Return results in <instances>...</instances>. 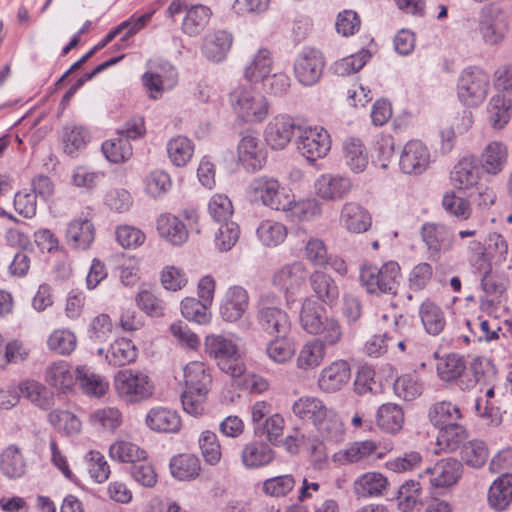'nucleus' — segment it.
<instances>
[{"label": "nucleus", "mask_w": 512, "mask_h": 512, "mask_svg": "<svg viewBox=\"0 0 512 512\" xmlns=\"http://www.w3.org/2000/svg\"><path fill=\"white\" fill-rule=\"evenodd\" d=\"M184 384L181 395L184 411L195 417L202 415L212 385L211 369L201 361L189 362L184 367Z\"/></svg>", "instance_id": "nucleus-1"}, {"label": "nucleus", "mask_w": 512, "mask_h": 512, "mask_svg": "<svg viewBox=\"0 0 512 512\" xmlns=\"http://www.w3.org/2000/svg\"><path fill=\"white\" fill-rule=\"evenodd\" d=\"M401 267L396 261H387L381 267L365 263L360 267L359 280L366 292L372 295H398Z\"/></svg>", "instance_id": "nucleus-2"}, {"label": "nucleus", "mask_w": 512, "mask_h": 512, "mask_svg": "<svg viewBox=\"0 0 512 512\" xmlns=\"http://www.w3.org/2000/svg\"><path fill=\"white\" fill-rule=\"evenodd\" d=\"M433 357L437 359L436 370L440 380L455 383L462 391L473 389L483 377L480 367L467 368L464 358L459 354L450 353L439 358L435 352Z\"/></svg>", "instance_id": "nucleus-3"}, {"label": "nucleus", "mask_w": 512, "mask_h": 512, "mask_svg": "<svg viewBox=\"0 0 512 512\" xmlns=\"http://www.w3.org/2000/svg\"><path fill=\"white\" fill-rule=\"evenodd\" d=\"M204 350L227 375L237 378L244 373L239 346L233 339L222 334H210L205 338Z\"/></svg>", "instance_id": "nucleus-4"}, {"label": "nucleus", "mask_w": 512, "mask_h": 512, "mask_svg": "<svg viewBox=\"0 0 512 512\" xmlns=\"http://www.w3.org/2000/svg\"><path fill=\"white\" fill-rule=\"evenodd\" d=\"M229 100L234 112L245 122L261 123L269 114L266 97L251 86L235 87L229 95Z\"/></svg>", "instance_id": "nucleus-5"}, {"label": "nucleus", "mask_w": 512, "mask_h": 512, "mask_svg": "<svg viewBox=\"0 0 512 512\" xmlns=\"http://www.w3.org/2000/svg\"><path fill=\"white\" fill-rule=\"evenodd\" d=\"M114 388L118 397L128 404L145 401L154 393V384L150 377L135 369L118 371L114 376Z\"/></svg>", "instance_id": "nucleus-6"}, {"label": "nucleus", "mask_w": 512, "mask_h": 512, "mask_svg": "<svg viewBox=\"0 0 512 512\" xmlns=\"http://www.w3.org/2000/svg\"><path fill=\"white\" fill-rule=\"evenodd\" d=\"M489 87L490 78L484 70L478 67H468L459 76L457 96L463 105L476 107L485 100Z\"/></svg>", "instance_id": "nucleus-7"}, {"label": "nucleus", "mask_w": 512, "mask_h": 512, "mask_svg": "<svg viewBox=\"0 0 512 512\" xmlns=\"http://www.w3.org/2000/svg\"><path fill=\"white\" fill-rule=\"evenodd\" d=\"M275 297L264 295L258 303L256 321L259 328L270 336L289 334L291 322L288 314L274 305Z\"/></svg>", "instance_id": "nucleus-8"}, {"label": "nucleus", "mask_w": 512, "mask_h": 512, "mask_svg": "<svg viewBox=\"0 0 512 512\" xmlns=\"http://www.w3.org/2000/svg\"><path fill=\"white\" fill-rule=\"evenodd\" d=\"M309 274L305 264L294 261L280 267L272 277V284L284 293L287 303L293 302L295 295L306 284Z\"/></svg>", "instance_id": "nucleus-9"}, {"label": "nucleus", "mask_w": 512, "mask_h": 512, "mask_svg": "<svg viewBox=\"0 0 512 512\" xmlns=\"http://www.w3.org/2000/svg\"><path fill=\"white\" fill-rule=\"evenodd\" d=\"M429 259L437 261L441 254L450 251L455 242L453 231L445 224L426 222L420 230Z\"/></svg>", "instance_id": "nucleus-10"}, {"label": "nucleus", "mask_w": 512, "mask_h": 512, "mask_svg": "<svg viewBox=\"0 0 512 512\" xmlns=\"http://www.w3.org/2000/svg\"><path fill=\"white\" fill-rule=\"evenodd\" d=\"M298 151L309 161L314 162L327 155L331 148L328 132L322 127H300L296 141Z\"/></svg>", "instance_id": "nucleus-11"}, {"label": "nucleus", "mask_w": 512, "mask_h": 512, "mask_svg": "<svg viewBox=\"0 0 512 512\" xmlns=\"http://www.w3.org/2000/svg\"><path fill=\"white\" fill-rule=\"evenodd\" d=\"M479 29L487 44H499L508 31V16L501 7L486 5L481 10Z\"/></svg>", "instance_id": "nucleus-12"}, {"label": "nucleus", "mask_w": 512, "mask_h": 512, "mask_svg": "<svg viewBox=\"0 0 512 512\" xmlns=\"http://www.w3.org/2000/svg\"><path fill=\"white\" fill-rule=\"evenodd\" d=\"M248 193L254 202L276 211L287 195L276 178L266 175L254 178L249 184Z\"/></svg>", "instance_id": "nucleus-13"}, {"label": "nucleus", "mask_w": 512, "mask_h": 512, "mask_svg": "<svg viewBox=\"0 0 512 512\" xmlns=\"http://www.w3.org/2000/svg\"><path fill=\"white\" fill-rule=\"evenodd\" d=\"M324 66L322 53L315 48L305 47L294 61V74L301 84L312 86L320 80Z\"/></svg>", "instance_id": "nucleus-14"}, {"label": "nucleus", "mask_w": 512, "mask_h": 512, "mask_svg": "<svg viewBox=\"0 0 512 512\" xmlns=\"http://www.w3.org/2000/svg\"><path fill=\"white\" fill-rule=\"evenodd\" d=\"M278 211L284 213L288 221L308 222L321 214V204L315 198L295 199L287 193Z\"/></svg>", "instance_id": "nucleus-15"}, {"label": "nucleus", "mask_w": 512, "mask_h": 512, "mask_svg": "<svg viewBox=\"0 0 512 512\" xmlns=\"http://www.w3.org/2000/svg\"><path fill=\"white\" fill-rule=\"evenodd\" d=\"M430 152L419 140L407 142L400 154L399 167L401 171L409 175L422 174L429 166Z\"/></svg>", "instance_id": "nucleus-16"}, {"label": "nucleus", "mask_w": 512, "mask_h": 512, "mask_svg": "<svg viewBox=\"0 0 512 512\" xmlns=\"http://www.w3.org/2000/svg\"><path fill=\"white\" fill-rule=\"evenodd\" d=\"M300 127L291 116L277 115L266 126L265 140L272 149H284Z\"/></svg>", "instance_id": "nucleus-17"}, {"label": "nucleus", "mask_w": 512, "mask_h": 512, "mask_svg": "<svg viewBox=\"0 0 512 512\" xmlns=\"http://www.w3.org/2000/svg\"><path fill=\"white\" fill-rule=\"evenodd\" d=\"M423 477L435 488L450 487L457 483L462 475V462L455 458L441 459L434 466L427 467Z\"/></svg>", "instance_id": "nucleus-18"}, {"label": "nucleus", "mask_w": 512, "mask_h": 512, "mask_svg": "<svg viewBox=\"0 0 512 512\" xmlns=\"http://www.w3.org/2000/svg\"><path fill=\"white\" fill-rule=\"evenodd\" d=\"M314 188L316 195L321 199L339 201L348 196L352 189V183L348 177L325 173L316 179Z\"/></svg>", "instance_id": "nucleus-19"}, {"label": "nucleus", "mask_w": 512, "mask_h": 512, "mask_svg": "<svg viewBox=\"0 0 512 512\" xmlns=\"http://www.w3.org/2000/svg\"><path fill=\"white\" fill-rule=\"evenodd\" d=\"M249 306V294L242 286L227 289L220 305L219 313L225 322L234 323L242 318Z\"/></svg>", "instance_id": "nucleus-20"}, {"label": "nucleus", "mask_w": 512, "mask_h": 512, "mask_svg": "<svg viewBox=\"0 0 512 512\" xmlns=\"http://www.w3.org/2000/svg\"><path fill=\"white\" fill-rule=\"evenodd\" d=\"M238 160L248 171H259L266 163V152L260 139L250 133L238 144Z\"/></svg>", "instance_id": "nucleus-21"}, {"label": "nucleus", "mask_w": 512, "mask_h": 512, "mask_svg": "<svg viewBox=\"0 0 512 512\" xmlns=\"http://www.w3.org/2000/svg\"><path fill=\"white\" fill-rule=\"evenodd\" d=\"M350 378L351 369L348 362L336 360L321 371L318 386L326 393H334L348 384Z\"/></svg>", "instance_id": "nucleus-22"}, {"label": "nucleus", "mask_w": 512, "mask_h": 512, "mask_svg": "<svg viewBox=\"0 0 512 512\" xmlns=\"http://www.w3.org/2000/svg\"><path fill=\"white\" fill-rule=\"evenodd\" d=\"M508 158V147L503 142L491 141L484 147L478 163L485 174L496 176L503 172Z\"/></svg>", "instance_id": "nucleus-23"}, {"label": "nucleus", "mask_w": 512, "mask_h": 512, "mask_svg": "<svg viewBox=\"0 0 512 512\" xmlns=\"http://www.w3.org/2000/svg\"><path fill=\"white\" fill-rule=\"evenodd\" d=\"M275 452L270 445L262 440L245 443L240 452V460L246 469H258L272 463Z\"/></svg>", "instance_id": "nucleus-24"}, {"label": "nucleus", "mask_w": 512, "mask_h": 512, "mask_svg": "<svg viewBox=\"0 0 512 512\" xmlns=\"http://www.w3.org/2000/svg\"><path fill=\"white\" fill-rule=\"evenodd\" d=\"M156 229L159 236L173 246H182L189 237L186 225L171 213H163L158 216Z\"/></svg>", "instance_id": "nucleus-25"}, {"label": "nucleus", "mask_w": 512, "mask_h": 512, "mask_svg": "<svg viewBox=\"0 0 512 512\" xmlns=\"http://www.w3.org/2000/svg\"><path fill=\"white\" fill-rule=\"evenodd\" d=\"M480 165L478 159L473 156L461 158L450 173L452 185L457 189H469L478 183Z\"/></svg>", "instance_id": "nucleus-26"}, {"label": "nucleus", "mask_w": 512, "mask_h": 512, "mask_svg": "<svg viewBox=\"0 0 512 512\" xmlns=\"http://www.w3.org/2000/svg\"><path fill=\"white\" fill-rule=\"evenodd\" d=\"M341 225L351 233L366 232L372 225L370 213L356 202H346L340 212Z\"/></svg>", "instance_id": "nucleus-27"}, {"label": "nucleus", "mask_w": 512, "mask_h": 512, "mask_svg": "<svg viewBox=\"0 0 512 512\" xmlns=\"http://www.w3.org/2000/svg\"><path fill=\"white\" fill-rule=\"evenodd\" d=\"M65 236L72 249L86 250L95 239L94 224L87 218L74 219L68 224Z\"/></svg>", "instance_id": "nucleus-28"}, {"label": "nucleus", "mask_w": 512, "mask_h": 512, "mask_svg": "<svg viewBox=\"0 0 512 512\" xmlns=\"http://www.w3.org/2000/svg\"><path fill=\"white\" fill-rule=\"evenodd\" d=\"M339 460L347 464L367 463L371 459H381L384 453L378 451L373 440L355 441L339 452Z\"/></svg>", "instance_id": "nucleus-29"}, {"label": "nucleus", "mask_w": 512, "mask_h": 512, "mask_svg": "<svg viewBox=\"0 0 512 512\" xmlns=\"http://www.w3.org/2000/svg\"><path fill=\"white\" fill-rule=\"evenodd\" d=\"M145 422L151 430L163 433H175L181 427L178 413L161 406L151 408L146 415Z\"/></svg>", "instance_id": "nucleus-30"}, {"label": "nucleus", "mask_w": 512, "mask_h": 512, "mask_svg": "<svg viewBox=\"0 0 512 512\" xmlns=\"http://www.w3.org/2000/svg\"><path fill=\"white\" fill-rule=\"evenodd\" d=\"M91 140L89 130L79 124H67L62 128L61 143L63 151L69 156H76L84 150Z\"/></svg>", "instance_id": "nucleus-31"}, {"label": "nucleus", "mask_w": 512, "mask_h": 512, "mask_svg": "<svg viewBox=\"0 0 512 512\" xmlns=\"http://www.w3.org/2000/svg\"><path fill=\"white\" fill-rule=\"evenodd\" d=\"M388 486V479L380 472H366L357 477L353 483V492L358 498H374L383 494Z\"/></svg>", "instance_id": "nucleus-32"}, {"label": "nucleus", "mask_w": 512, "mask_h": 512, "mask_svg": "<svg viewBox=\"0 0 512 512\" xmlns=\"http://www.w3.org/2000/svg\"><path fill=\"white\" fill-rule=\"evenodd\" d=\"M232 42L233 36L231 33L219 30L204 38L202 52L208 60L220 62L226 58Z\"/></svg>", "instance_id": "nucleus-33"}, {"label": "nucleus", "mask_w": 512, "mask_h": 512, "mask_svg": "<svg viewBox=\"0 0 512 512\" xmlns=\"http://www.w3.org/2000/svg\"><path fill=\"white\" fill-rule=\"evenodd\" d=\"M419 317L425 331L432 336H438L446 326L444 310L435 302L426 299L419 307Z\"/></svg>", "instance_id": "nucleus-34"}, {"label": "nucleus", "mask_w": 512, "mask_h": 512, "mask_svg": "<svg viewBox=\"0 0 512 512\" xmlns=\"http://www.w3.org/2000/svg\"><path fill=\"white\" fill-rule=\"evenodd\" d=\"M328 318L324 307L309 297L304 299L300 313V323L307 333L318 335L321 332L323 322Z\"/></svg>", "instance_id": "nucleus-35"}, {"label": "nucleus", "mask_w": 512, "mask_h": 512, "mask_svg": "<svg viewBox=\"0 0 512 512\" xmlns=\"http://www.w3.org/2000/svg\"><path fill=\"white\" fill-rule=\"evenodd\" d=\"M431 423L438 428L460 423L463 414L460 407L451 401H439L434 403L428 413Z\"/></svg>", "instance_id": "nucleus-36"}, {"label": "nucleus", "mask_w": 512, "mask_h": 512, "mask_svg": "<svg viewBox=\"0 0 512 512\" xmlns=\"http://www.w3.org/2000/svg\"><path fill=\"white\" fill-rule=\"evenodd\" d=\"M212 11L209 7L201 4L192 5L187 9L182 22V32L189 37L200 35L208 25Z\"/></svg>", "instance_id": "nucleus-37"}, {"label": "nucleus", "mask_w": 512, "mask_h": 512, "mask_svg": "<svg viewBox=\"0 0 512 512\" xmlns=\"http://www.w3.org/2000/svg\"><path fill=\"white\" fill-rule=\"evenodd\" d=\"M512 502V474H502L488 491V503L497 511L505 510Z\"/></svg>", "instance_id": "nucleus-38"}, {"label": "nucleus", "mask_w": 512, "mask_h": 512, "mask_svg": "<svg viewBox=\"0 0 512 512\" xmlns=\"http://www.w3.org/2000/svg\"><path fill=\"white\" fill-rule=\"evenodd\" d=\"M316 297L327 305H333L339 297V289L334 279L322 272L314 271L308 277Z\"/></svg>", "instance_id": "nucleus-39"}, {"label": "nucleus", "mask_w": 512, "mask_h": 512, "mask_svg": "<svg viewBox=\"0 0 512 512\" xmlns=\"http://www.w3.org/2000/svg\"><path fill=\"white\" fill-rule=\"evenodd\" d=\"M487 115L494 129H503L512 115V100L505 95L495 94L488 102Z\"/></svg>", "instance_id": "nucleus-40"}, {"label": "nucleus", "mask_w": 512, "mask_h": 512, "mask_svg": "<svg viewBox=\"0 0 512 512\" xmlns=\"http://www.w3.org/2000/svg\"><path fill=\"white\" fill-rule=\"evenodd\" d=\"M75 379L82 391L89 396L102 397L109 389V382L106 378L94 373L87 366L76 368Z\"/></svg>", "instance_id": "nucleus-41"}, {"label": "nucleus", "mask_w": 512, "mask_h": 512, "mask_svg": "<svg viewBox=\"0 0 512 512\" xmlns=\"http://www.w3.org/2000/svg\"><path fill=\"white\" fill-rule=\"evenodd\" d=\"M376 424L384 432L395 434L404 424V412L394 403L382 404L376 413Z\"/></svg>", "instance_id": "nucleus-42"}, {"label": "nucleus", "mask_w": 512, "mask_h": 512, "mask_svg": "<svg viewBox=\"0 0 512 512\" xmlns=\"http://www.w3.org/2000/svg\"><path fill=\"white\" fill-rule=\"evenodd\" d=\"M170 470L174 478L186 481L199 476L201 462L194 454H179L170 460Z\"/></svg>", "instance_id": "nucleus-43"}, {"label": "nucleus", "mask_w": 512, "mask_h": 512, "mask_svg": "<svg viewBox=\"0 0 512 512\" xmlns=\"http://www.w3.org/2000/svg\"><path fill=\"white\" fill-rule=\"evenodd\" d=\"M292 411L296 417L315 424L326 416L328 409L319 398L304 396L294 402Z\"/></svg>", "instance_id": "nucleus-44"}, {"label": "nucleus", "mask_w": 512, "mask_h": 512, "mask_svg": "<svg viewBox=\"0 0 512 512\" xmlns=\"http://www.w3.org/2000/svg\"><path fill=\"white\" fill-rule=\"evenodd\" d=\"M466 325L474 336V340L479 342H493L506 337L503 328L499 326L496 319H483L478 317L474 320H467Z\"/></svg>", "instance_id": "nucleus-45"}, {"label": "nucleus", "mask_w": 512, "mask_h": 512, "mask_svg": "<svg viewBox=\"0 0 512 512\" xmlns=\"http://www.w3.org/2000/svg\"><path fill=\"white\" fill-rule=\"evenodd\" d=\"M343 158L346 165L355 173L362 172L368 164V155L359 138H348L343 142Z\"/></svg>", "instance_id": "nucleus-46"}, {"label": "nucleus", "mask_w": 512, "mask_h": 512, "mask_svg": "<svg viewBox=\"0 0 512 512\" xmlns=\"http://www.w3.org/2000/svg\"><path fill=\"white\" fill-rule=\"evenodd\" d=\"M0 470L11 479L20 478L24 475L26 464L20 449L16 445H10L1 452Z\"/></svg>", "instance_id": "nucleus-47"}, {"label": "nucleus", "mask_w": 512, "mask_h": 512, "mask_svg": "<svg viewBox=\"0 0 512 512\" xmlns=\"http://www.w3.org/2000/svg\"><path fill=\"white\" fill-rule=\"evenodd\" d=\"M467 438L466 428L458 423L439 428L436 444L444 452H453L463 446Z\"/></svg>", "instance_id": "nucleus-48"}, {"label": "nucleus", "mask_w": 512, "mask_h": 512, "mask_svg": "<svg viewBox=\"0 0 512 512\" xmlns=\"http://www.w3.org/2000/svg\"><path fill=\"white\" fill-rule=\"evenodd\" d=\"M194 153L193 142L185 136H176L167 143V154L173 165L177 167L185 166Z\"/></svg>", "instance_id": "nucleus-49"}, {"label": "nucleus", "mask_w": 512, "mask_h": 512, "mask_svg": "<svg viewBox=\"0 0 512 512\" xmlns=\"http://www.w3.org/2000/svg\"><path fill=\"white\" fill-rule=\"evenodd\" d=\"M259 241L267 247H276L280 245L287 237V227L278 221L263 220L257 230Z\"/></svg>", "instance_id": "nucleus-50"}, {"label": "nucleus", "mask_w": 512, "mask_h": 512, "mask_svg": "<svg viewBox=\"0 0 512 512\" xmlns=\"http://www.w3.org/2000/svg\"><path fill=\"white\" fill-rule=\"evenodd\" d=\"M461 461L471 468H481L489 458V450L482 440L474 439L463 444Z\"/></svg>", "instance_id": "nucleus-51"}, {"label": "nucleus", "mask_w": 512, "mask_h": 512, "mask_svg": "<svg viewBox=\"0 0 512 512\" xmlns=\"http://www.w3.org/2000/svg\"><path fill=\"white\" fill-rule=\"evenodd\" d=\"M272 68V57L267 49H260L245 68V78L251 83L264 81Z\"/></svg>", "instance_id": "nucleus-52"}, {"label": "nucleus", "mask_w": 512, "mask_h": 512, "mask_svg": "<svg viewBox=\"0 0 512 512\" xmlns=\"http://www.w3.org/2000/svg\"><path fill=\"white\" fill-rule=\"evenodd\" d=\"M145 87L151 92L153 98H158L165 88H171L177 81L176 69L168 65L166 74L160 72H146L143 75Z\"/></svg>", "instance_id": "nucleus-53"}, {"label": "nucleus", "mask_w": 512, "mask_h": 512, "mask_svg": "<svg viewBox=\"0 0 512 512\" xmlns=\"http://www.w3.org/2000/svg\"><path fill=\"white\" fill-rule=\"evenodd\" d=\"M324 357V343L320 339L311 340L301 348L297 357V367L302 370L314 369L321 364Z\"/></svg>", "instance_id": "nucleus-54"}, {"label": "nucleus", "mask_w": 512, "mask_h": 512, "mask_svg": "<svg viewBox=\"0 0 512 512\" xmlns=\"http://www.w3.org/2000/svg\"><path fill=\"white\" fill-rule=\"evenodd\" d=\"M137 358V348L131 340L121 338L110 345L106 359L114 366H124Z\"/></svg>", "instance_id": "nucleus-55"}, {"label": "nucleus", "mask_w": 512, "mask_h": 512, "mask_svg": "<svg viewBox=\"0 0 512 512\" xmlns=\"http://www.w3.org/2000/svg\"><path fill=\"white\" fill-rule=\"evenodd\" d=\"M109 454L112 459L122 463H138L141 460H146L147 453L138 445L120 440L113 443L109 448Z\"/></svg>", "instance_id": "nucleus-56"}, {"label": "nucleus", "mask_w": 512, "mask_h": 512, "mask_svg": "<svg viewBox=\"0 0 512 512\" xmlns=\"http://www.w3.org/2000/svg\"><path fill=\"white\" fill-rule=\"evenodd\" d=\"M45 378L48 384L63 391L69 390L74 384V376L70 371V366L62 360L47 367Z\"/></svg>", "instance_id": "nucleus-57"}, {"label": "nucleus", "mask_w": 512, "mask_h": 512, "mask_svg": "<svg viewBox=\"0 0 512 512\" xmlns=\"http://www.w3.org/2000/svg\"><path fill=\"white\" fill-rule=\"evenodd\" d=\"M172 187V180L168 172L155 169L144 178L145 193L151 198H159L166 194Z\"/></svg>", "instance_id": "nucleus-58"}, {"label": "nucleus", "mask_w": 512, "mask_h": 512, "mask_svg": "<svg viewBox=\"0 0 512 512\" xmlns=\"http://www.w3.org/2000/svg\"><path fill=\"white\" fill-rule=\"evenodd\" d=\"M287 335L272 336L273 339L267 343L266 353L269 359L276 363H284L290 360L295 353L294 345Z\"/></svg>", "instance_id": "nucleus-59"}, {"label": "nucleus", "mask_w": 512, "mask_h": 512, "mask_svg": "<svg viewBox=\"0 0 512 512\" xmlns=\"http://www.w3.org/2000/svg\"><path fill=\"white\" fill-rule=\"evenodd\" d=\"M48 348L60 355L71 354L77 345V338L75 334L68 329L54 330L48 340Z\"/></svg>", "instance_id": "nucleus-60"}, {"label": "nucleus", "mask_w": 512, "mask_h": 512, "mask_svg": "<svg viewBox=\"0 0 512 512\" xmlns=\"http://www.w3.org/2000/svg\"><path fill=\"white\" fill-rule=\"evenodd\" d=\"M199 447L205 462L209 465H217L222 457V449L217 435L210 431H203L198 439Z\"/></svg>", "instance_id": "nucleus-61"}, {"label": "nucleus", "mask_w": 512, "mask_h": 512, "mask_svg": "<svg viewBox=\"0 0 512 512\" xmlns=\"http://www.w3.org/2000/svg\"><path fill=\"white\" fill-rule=\"evenodd\" d=\"M105 157L112 163H121L132 156V146L128 139L119 135L117 138L106 140L102 144Z\"/></svg>", "instance_id": "nucleus-62"}, {"label": "nucleus", "mask_w": 512, "mask_h": 512, "mask_svg": "<svg viewBox=\"0 0 512 512\" xmlns=\"http://www.w3.org/2000/svg\"><path fill=\"white\" fill-rule=\"evenodd\" d=\"M442 207L446 213L461 221L468 220L472 214L470 202L457 196L454 191H448L443 195Z\"/></svg>", "instance_id": "nucleus-63"}, {"label": "nucleus", "mask_w": 512, "mask_h": 512, "mask_svg": "<svg viewBox=\"0 0 512 512\" xmlns=\"http://www.w3.org/2000/svg\"><path fill=\"white\" fill-rule=\"evenodd\" d=\"M91 425L114 432L122 423V413L118 408L97 409L89 416Z\"/></svg>", "instance_id": "nucleus-64"}]
</instances>
